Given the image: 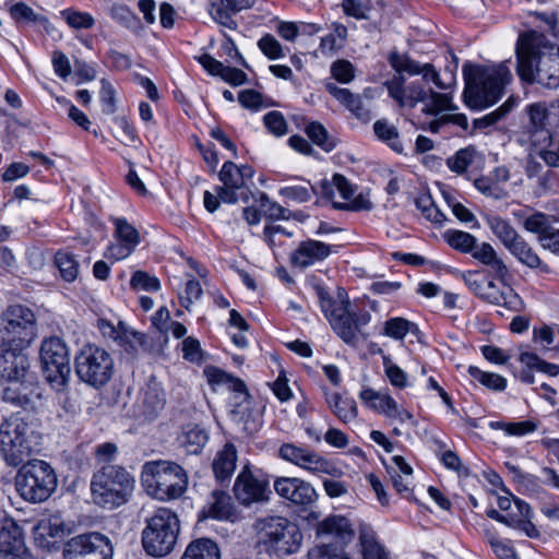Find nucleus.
I'll use <instances>...</instances> for the list:
<instances>
[{
    "mask_svg": "<svg viewBox=\"0 0 559 559\" xmlns=\"http://www.w3.org/2000/svg\"><path fill=\"white\" fill-rule=\"evenodd\" d=\"M516 71L522 81L559 87V46L537 32L520 36L516 45Z\"/></svg>",
    "mask_w": 559,
    "mask_h": 559,
    "instance_id": "f257e3e1",
    "label": "nucleus"
},
{
    "mask_svg": "<svg viewBox=\"0 0 559 559\" xmlns=\"http://www.w3.org/2000/svg\"><path fill=\"white\" fill-rule=\"evenodd\" d=\"M463 73L464 102L473 109L486 108L495 104L512 78L506 63L493 67L464 66Z\"/></svg>",
    "mask_w": 559,
    "mask_h": 559,
    "instance_id": "f03ea898",
    "label": "nucleus"
},
{
    "mask_svg": "<svg viewBox=\"0 0 559 559\" xmlns=\"http://www.w3.org/2000/svg\"><path fill=\"white\" fill-rule=\"evenodd\" d=\"M255 548L260 554L283 558L297 552L301 546L302 533L297 524L285 516L267 515L253 523Z\"/></svg>",
    "mask_w": 559,
    "mask_h": 559,
    "instance_id": "7ed1b4c3",
    "label": "nucleus"
},
{
    "mask_svg": "<svg viewBox=\"0 0 559 559\" xmlns=\"http://www.w3.org/2000/svg\"><path fill=\"white\" fill-rule=\"evenodd\" d=\"M135 479L123 466L102 465L92 476L91 496L95 504L114 510L126 504L132 497Z\"/></svg>",
    "mask_w": 559,
    "mask_h": 559,
    "instance_id": "20e7f679",
    "label": "nucleus"
},
{
    "mask_svg": "<svg viewBox=\"0 0 559 559\" xmlns=\"http://www.w3.org/2000/svg\"><path fill=\"white\" fill-rule=\"evenodd\" d=\"M141 481L151 497L167 501L185 493L188 487V475L179 464L157 460L143 465Z\"/></svg>",
    "mask_w": 559,
    "mask_h": 559,
    "instance_id": "39448f33",
    "label": "nucleus"
},
{
    "mask_svg": "<svg viewBox=\"0 0 559 559\" xmlns=\"http://www.w3.org/2000/svg\"><path fill=\"white\" fill-rule=\"evenodd\" d=\"M321 309L337 336L350 346H358L368 335L364 328L370 322L367 311L353 312L348 309V300H334L326 292L319 289Z\"/></svg>",
    "mask_w": 559,
    "mask_h": 559,
    "instance_id": "423d86ee",
    "label": "nucleus"
},
{
    "mask_svg": "<svg viewBox=\"0 0 559 559\" xmlns=\"http://www.w3.org/2000/svg\"><path fill=\"white\" fill-rule=\"evenodd\" d=\"M403 75H395L385 83L389 95L401 106L414 108L417 104H424L423 112L436 116L443 110L453 111L456 106L452 103V96L448 93L433 92L426 90L418 82H413L405 86Z\"/></svg>",
    "mask_w": 559,
    "mask_h": 559,
    "instance_id": "0eeeda50",
    "label": "nucleus"
},
{
    "mask_svg": "<svg viewBox=\"0 0 559 559\" xmlns=\"http://www.w3.org/2000/svg\"><path fill=\"white\" fill-rule=\"evenodd\" d=\"M14 485L22 499L31 503H40L52 495L58 480L53 468L47 462L32 460L20 467Z\"/></svg>",
    "mask_w": 559,
    "mask_h": 559,
    "instance_id": "6e6552de",
    "label": "nucleus"
},
{
    "mask_svg": "<svg viewBox=\"0 0 559 559\" xmlns=\"http://www.w3.org/2000/svg\"><path fill=\"white\" fill-rule=\"evenodd\" d=\"M179 531L177 514L167 508L157 509L151 518L146 519V525L142 532L144 550L153 557L167 556L177 543Z\"/></svg>",
    "mask_w": 559,
    "mask_h": 559,
    "instance_id": "1a4fd4ad",
    "label": "nucleus"
},
{
    "mask_svg": "<svg viewBox=\"0 0 559 559\" xmlns=\"http://www.w3.org/2000/svg\"><path fill=\"white\" fill-rule=\"evenodd\" d=\"M33 429L20 414L0 425V451L9 465L17 466L33 450Z\"/></svg>",
    "mask_w": 559,
    "mask_h": 559,
    "instance_id": "9d476101",
    "label": "nucleus"
},
{
    "mask_svg": "<svg viewBox=\"0 0 559 559\" xmlns=\"http://www.w3.org/2000/svg\"><path fill=\"white\" fill-rule=\"evenodd\" d=\"M74 369L82 382L99 389L110 381L114 373V360L106 349L94 344H86L75 355Z\"/></svg>",
    "mask_w": 559,
    "mask_h": 559,
    "instance_id": "9b49d317",
    "label": "nucleus"
},
{
    "mask_svg": "<svg viewBox=\"0 0 559 559\" xmlns=\"http://www.w3.org/2000/svg\"><path fill=\"white\" fill-rule=\"evenodd\" d=\"M36 337L34 312L23 305L9 306L0 317V344L25 346Z\"/></svg>",
    "mask_w": 559,
    "mask_h": 559,
    "instance_id": "f8f14e48",
    "label": "nucleus"
},
{
    "mask_svg": "<svg viewBox=\"0 0 559 559\" xmlns=\"http://www.w3.org/2000/svg\"><path fill=\"white\" fill-rule=\"evenodd\" d=\"M40 361L45 378L55 391L68 388L71 370L70 356L61 338L50 337L41 343Z\"/></svg>",
    "mask_w": 559,
    "mask_h": 559,
    "instance_id": "ddd939ff",
    "label": "nucleus"
},
{
    "mask_svg": "<svg viewBox=\"0 0 559 559\" xmlns=\"http://www.w3.org/2000/svg\"><path fill=\"white\" fill-rule=\"evenodd\" d=\"M278 455L284 461L306 469L311 474H325L333 477H340L342 475V471L333 463L307 447H300L295 443H284L278 449Z\"/></svg>",
    "mask_w": 559,
    "mask_h": 559,
    "instance_id": "4468645a",
    "label": "nucleus"
},
{
    "mask_svg": "<svg viewBox=\"0 0 559 559\" xmlns=\"http://www.w3.org/2000/svg\"><path fill=\"white\" fill-rule=\"evenodd\" d=\"M112 554L109 538L96 532L74 536L63 548L64 559H112Z\"/></svg>",
    "mask_w": 559,
    "mask_h": 559,
    "instance_id": "2eb2a0df",
    "label": "nucleus"
},
{
    "mask_svg": "<svg viewBox=\"0 0 559 559\" xmlns=\"http://www.w3.org/2000/svg\"><path fill=\"white\" fill-rule=\"evenodd\" d=\"M234 493L237 501L245 507L264 502L269 499V480L245 466L235 480Z\"/></svg>",
    "mask_w": 559,
    "mask_h": 559,
    "instance_id": "dca6fc26",
    "label": "nucleus"
},
{
    "mask_svg": "<svg viewBox=\"0 0 559 559\" xmlns=\"http://www.w3.org/2000/svg\"><path fill=\"white\" fill-rule=\"evenodd\" d=\"M112 224L114 241L107 246L104 257L111 261H120L128 258L140 243V233L122 217L114 218Z\"/></svg>",
    "mask_w": 559,
    "mask_h": 559,
    "instance_id": "f3484780",
    "label": "nucleus"
},
{
    "mask_svg": "<svg viewBox=\"0 0 559 559\" xmlns=\"http://www.w3.org/2000/svg\"><path fill=\"white\" fill-rule=\"evenodd\" d=\"M253 175L254 170L248 165L238 167L230 160L225 162L218 174L222 186L215 188V193L225 203H236L238 201L237 191L243 188L246 181L252 179Z\"/></svg>",
    "mask_w": 559,
    "mask_h": 559,
    "instance_id": "a211bd4d",
    "label": "nucleus"
},
{
    "mask_svg": "<svg viewBox=\"0 0 559 559\" xmlns=\"http://www.w3.org/2000/svg\"><path fill=\"white\" fill-rule=\"evenodd\" d=\"M359 399L369 408L390 419H396L400 423L413 420V415L400 406L386 390L377 391L371 388H364L359 393Z\"/></svg>",
    "mask_w": 559,
    "mask_h": 559,
    "instance_id": "6ab92c4d",
    "label": "nucleus"
},
{
    "mask_svg": "<svg viewBox=\"0 0 559 559\" xmlns=\"http://www.w3.org/2000/svg\"><path fill=\"white\" fill-rule=\"evenodd\" d=\"M25 346H3L0 344V377L2 380L33 379L29 361L24 354Z\"/></svg>",
    "mask_w": 559,
    "mask_h": 559,
    "instance_id": "aec40b11",
    "label": "nucleus"
},
{
    "mask_svg": "<svg viewBox=\"0 0 559 559\" xmlns=\"http://www.w3.org/2000/svg\"><path fill=\"white\" fill-rule=\"evenodd\" d=\"M165 404L166 396L162 385L151 379L140 392L135 404V414L144 421H152L157 418Z\"/></svg>",
    "mask_w": 559,
    "mask_h": 559,
    "instance_id": "412c9836",
    "label": "nucleus"
},
{
    "mask_svg": "<svg viewBox=\"0 0 559 559\" xmlns=\"http://www.w3.org/2000/svg\"><path fill=\"white\" fill-rule=\"evenodd\" d=\"M274 489L282 498L295 504H311L318 498L317 491L311 484L300 478H277L274 483Z\"/></svg>",
    "mask_w": 559,
    "mask_h": 559,
    "instance_id": "4be33fe9",
    "label": "nucleus"
},
{
    "mask_svg": "<svg viewBox=\"0 0 559 559\" xmlns=\"http://www.w3.org/2000/svg\"><path fill=\"white\" fill-rule=\"evenodd\" d=\"M389 62L391 67L397 72V75H402L403 72H406L409 75L421 74L425 81H431L440 90L445 88V85L440 80L439 73L436 71L431 63L420 64L419 62L411 59L408 56L401 55L399 52L390 53Z\"/></svg>",
    "mask_w": 559,
    "mask_h": 559,
    "instance_id": "5701e85b",
    "label": "nucleus"
},
{
    "mask_svg": "<svg viewBox=\"0 0 559 559\" xmlns=\"http://www.w3.org/2000/svg\"><path fill=\"white\" fill-rule=\"evenodd\" d=\"M524 228L537 235V239L544 249L559 254V228L554 227L548 216L535 213L524 221Z\"/></svg>",
    "mask_w": 559,
    "mask_h": 559,
    "instance_id": "b1692460",
    "label": "nucleus"
},
{
    "mask_svg": "<svg viewBox=\"0 0 559 559\" xmlns=\"http://www.w3.org/2000/svg\"><path fill=\"white\" fill-rule=\"evenodd\" d=\"M331 254V246L308 239L301 241L290 255V263L299 269L309 267L318 262L325 260Z\"/></svg>",
    "mask_w": 559,
    "mask_h": 559,
    "instance_id": "393cba45",
    "label": "nucleus"
},
{
    "mask_svg": "<svg viewBox=\"0 0 559 559\" xmlns=\"http://www.w3.org/2000/svg\"><path fill=\"white\" fill-rule=\"evenodd\" d=\"M318 537H330L336 546L345 548L354 538V531L348 519L343 515H330L317 525Z\"/></svg>",
    "mask_w": 559,
    "mask_h": 559,
    "instance_id": "a878e982",
    "label": "nucleus"
},
{
    "mask_svg": "<svg viewBox=\"0 0 559 559\" xmlns=\"http://www.w3.org/2000/svg\"><path fill=\"white\" fill-rule=\"evenodd\" d=\"M0 552L26 554L23 530L11 518L0 519Z\"/></svg>",
    "mask_w": 559,
    "mask_h": 559,
    "instance_id": "bb28decb",
    "label": "nucleus"
},
{
    "mask_svg": "<svg viewBox=\"0 0 559 559\" xmlns=\"http://www.w3.org/2000/svg\"><path fill=\"white\" fill-rule=\"evenodd\" d=\"M471 255L487 266L495 278L504 282L509 276V267L489 242H478Z\"/></svg>",
    "mask_w": 559,
    "mask_h": 559,
    "instance_id": "cd10ccee",
    "label": "nucleus"
},
{
    "mask_svg": "<svg viewBox=\"0 0 559 559\" xmlns=\"http://www.w3.org/2000/svg\"><path fill=\"white\" fill-rule=\"evenodd\" d=\"M326 92L348 109L357 119L367 122L371 119L370 110L365 106L360 95L354 94L348 88L338 87L335 83L325 84Z\"/></svg>",
    "mask_w": 559,
    "mask_h": 559,
    "instance_id": "c85d7f7f",
    "label": "nucleus"
},
{
    "mask_svg": "<svg viewBox=\"0 0 559 559\" xmlns=\"http://www.w3.org/2000/svg\"><path fill=\"white\" fill-rule=\"evenodd\" d=\"M97 325L103 336L118 342L121 346L130 345L135 348L145 344L144 334L127 329L121 322L115 326L111 322L99 319Z\"/></svg>",
    "mask_w": 559,
    "mask_h": 559,
    "instance_id": "c756f323",
    "label": "nucleus"
},
{
    "mask_svg": "<svg viewBox=\"0 0 559 559\" xmlns=\"http://www.w3.org/2000/svg\"><path fill=\"white\" fill-rule=\"evenodd\" d=\"M2 390V399L13 405L26 407L32 403V395L36 389L33 379L5 380Z\"/></svg>",
    "mask_w": 559,
    "mask_h": 559,
    "instance_id": "7c9ffc66",
    "label": "nucleus"
},
{
    "mask_svg": "<svg viewBox=\"0 0 559 559\" xmlns=\"http://www.w3.org/2000/svg\"><path fill=\"white\" fill-rule=\"evenodd\" d=\"M515 510H510L506 518L512 519L513 524H506L509 527L520 530L530 538L539 536V532L532 523V510L528 503L521 499L513 500Z\"/></svg>",
    "mask_w": 559,
    "mask_h": 559,
    "instance_id": "2f4dec72",
    "label": "nucleus"
},
{
    "mask_svg": "<svg viewBox=\"0 0 559 559\" xmlns=\"http://www.w3.org/2000/svg\"><path fill=\"white\" fill-rule=\"evenodd\" d=\"M236 447L231 443H226L223 449L216 453L212 463L215 478L221 483L228 480L236 469Z\"/></svg>",
    "mask_w": 559,
    "mask_h": 559,
    "instance_id": "473e14b6",
    "label": "nucleus"
},
{
    "mask_svg": "<svg viewBox=\"0 0 559 559\" xmlns=\"http://www.w3.org/2000/svg\"><path fill=\"white\" fill-rule=\"evenodd\" d=\"M325 401L331 412L343 424L354 421L358 415V406L354 399L340 393L325 394Z\"/></svg>",
    "mask_w": 559,
    "mask_h": 559,
    "instance_id": "72a5a7b5",
    "label": "nucleus"
},
{
    "mask_svg": "<svg viewBox=\"0 0 559 559\" xmlns=\"http://www.w3.org/2000/svg\"><path fill=\"white\" fill-rule=\"evenodd\" d=\"M506 249L518 259L522 264L531 267V269H542L544 272H548L549 269L546 264H544L538 257V254L534 251V249L525 241L522 236H518L513 241H511Z\"/></svg>",
    "mask_w": 559,
    "mask_h": 559,
    "instance_id": "f704fd0d",
    "label": "nucleus"
},
{
    "mask_svg": "<svg viewBox=\"0 0 559 559\" xmlns=\"http://www.w3.org/2000/svg\"><path fill=\"white\" fill-rule=\"evenodd\" d=\"M358 539L362 559H389V554L377 540L376 533L370 526L360 525Z\"/></svg>",
    "mask_w": 559,
    "mask_h": 559,
    "instance_id": "c9c22d12",
    "label": "nucleus"
},
{
    "mask_svg": "<svg viewBox=\"0 0 559 559\" xmlns=\"http://www.w3.org/2000/svg\"><path fill=\"white\" fill-rule=\"evenodd\" d=\"M204 373L212 386L225 385L227 389L247 396L246 384L239 378H236L216 367H206Z\"/></svg>",
    "mask_w": 559,
    "mask_h": 559,
    "instance_id": "e433bc0d",
    "label": "nucleus"
},
{
    "mask_svg": "<svg viewBox=\"0 0 559 559\" xmlns=\"http://www.w3.org/2000/svg\"><path fill=\"white\" fill-rule=\"evenodd\" d=\"M219 548L210 538H199L191 542L181 559H219Z\"/></svg>",
    "mask_w": 559,
    "mask_h": 559,
    "instance_id": "4c0bfd02",
    "label": "nucleus"
},
{
    "mask_svg": "<svg viewBox=\"0 0 559 559\" xmlns=\"http://www.w3.org/2000/svg\"><path fill=\"white\" fill-rule=\"evenodd\" d=\"M480 158L479 153L474 146H467L459 150L453 156L447 159V166L451 171L463 175L467 169Z\"/></svg>",
    "mask_w": 559,
    "mask_h": 559,
    "instance_id": "58836bf2",
    "label": "nucleus"
},
{
    "mask_svg": "<svg viewBox=\"0 0 559 559\" xmlns=\"http://www.w3.org/2000/svg\"><path fill=\"white\" fill-rule=\"evenodd\" d=\"M443 238L447 243L454 250L461 253L472 254L478 245V240L475 236L467 231L449 229L443 234Z\"/></svg>",
    "mask_w": 559,
    "mask_h": 559,
    "instance_id": "ea45409f",
    "label": "nucleus"
},
{
    "mask_svg": "<svg viewBox=\"0 0 559 559\" xmlns=\"http://www.w3.org/2000/svg\"><path fill=\"white\" fill-rule=\"evenodd\" d=\"M179 442L188 454H198L207 442V433L198 426L188 427L179 437Z\"/></svg>",
    "mask_w": 559,
    "mask_h": 559,
    "instance_id": "a19ab883",
    "label": "nucleus"
},
{
    "mask_svg": "<svg viewBox=\"0 0 559 559\" xmlns=\"http://www.w3.org/2000/svg\"><path fill=\"white\" fill-rule=\"evenodd\" d=\"M209 515L217 520H230L235 515L234 504L227 492L213 491Z\"/></svg>",
    "mask_w": 559,
    "mask_h": 559,
    "instance_id": "79ce46f5",
    "label": "nucleus"
},
{
    "mask_svg": "<svg viewBox=\"0 0 559 559\" xmlns=\"http://www.w3.org/2000/svg\"><path fill=\"white\" fill-rule=\"evenodd\" d=\"M373 131L377 138L386 143L393 151L397 153L403 152V145L400 141V134L397 129L389 123L385 119L377 120L373 123Z\"/></svg>",
    "mask_w": 559,
    "mask_h": 559,
    "instance_id": "37998d69",
    "label": "nucleus"
},
{
    "mask_svg": "<svg viewBox=\"0 0 559 559\" xmlns=\"http://www.w3.org/2000/svg\"><path fill=\"white\" fill-rule=\"evenodd\" d=\"M486 223L504 248L519 236L518 231L511 226V224L500 216L488 215L486 217Z\"/></svg>",
    "mask_w": 559,
    "mask_h": 559,
    "instance_id": "c03bdc74",
    "label": "nucleus"
},
{
    "mask_svg": "<svg viewBox=\"0 0 559 559\" xmlns=\"http://www.w3.org/2000/svg\"><path fill=\"white\" fill-rule=\"evenodd\" d=\"M516 102L513 97L508 98L499 108L473 121L474 128L484 130L495 126L502 120L515 106Z\"/></svg>",
    "mask_w": 559,
    "mask_h": 559,
    "instance_id": "a18cd8bd",
    "label": "nucleus"
},
{
    "mask_svg": "<svg viewBox=\"0 0 559 559\" xmlns=\"http://www.w3.org/2000/svg\"><path fill=\"white\" fill-rule=\"evenodd\" d=\"M55 263L67 282H73L79 275V262L73 254L67 251H58L55 257Z\"/></svg>",
    "mask_w": 559,
    "mask_h": 559,
    "instance_id": "49530a36",
    "label": "nucleus"
},
{
    "mask_svg": "<svg viewBox=\"0 0 559 559\" xmlns=\"http://www.w3.org/2000/svg\"><path fill=\"white\" fill-rule=\"evenodd\" d=\"M415 323L404 318H391L384 322L382 334L394 340H403L407 333L416 330Z\"/></svg>",
    "mask_w": 559,
    "mask_h": 559,
    "instance_id": "de8ad7c7",
    "label": "nucleus"
},
{
    "mask_svg": "<svg viewBox=\"0 0 559 559\" xmlns=\"http://www.w3.org/2000/svg\"><path fill=\"white\" fill-rule=\"evenodd\" d=\"M255 202L260 206L262 215L269 219H288L289 217V211L281 204L271 201L267 194L264 192L259 193Z\"/></svg>",
    "mask_w": 559,
    "mask_h": 559,
    "instance_id": "09e8293b",
    "label": "nucleus"
},
{
    "mask_svg": "<svg viewBox=\"0 0 559 559\" xmlns=\"http://www.w3.org/2000/svg\"><path fill=\"white\" fill-rule=\"evenodd\" d=\"M60 15L73 29H90L95 25V20L90 13L72 8L60 11Z\"/></svg>",
    "mask_w": 559,
    "mask_h": 559,
    "instance_id": "8fccbe9b",
    "label": "nucleus"
},
{
    "mask_svg": "<svg viewBox=\"0 0 559 559\" xmlns=\"http://www.w3.org/2000/svg\"><path fill=\"white\" fill-rule=\"evenodd\" d=\"M468 373L474 380L490 390L503 391L507 386V380L500 374L486 372L474 366L468 368Z\"/></svg>",
    "mask_w": 559,
    "mask_h": 559,
    "instance_id": "3c124183",
    "label": "nucleus"
},
{
    "mask_svg": "<svg viewBox=\"0 0 559 559\" xmlns=\"http://www.w3.org/2000/svg\"><path fill=\"white\" fill-rule=\"evenodd\" d=\"M308 138L325 152H331L335 143L329 138L326 129L320 122H310L306 127Z\"/></svg>",
    "mask_w": 559,
    "mask_h": 559,
    "instance_id": "603ef678",
    "label": "nucleus"
},
{
    "mask_svg": "<svg viewBox=\"0 0 559 559\" xmlns=\"http://www.w3.org/2000/svg\"><path fill=\"white\" fill-rule=\"evenodd\" d=\"M382 364L384 373L394 388L404 389L408 385L406 372L395 365L390 356L382 355Z\"/></svg>",
    "mask_w": 559,
    "mask_h": 559,
    "instance_id": "864d4df0",
    "label": "nucleus"
},
{
    "mask_svg": "<svg viewBox=\"0 0 559 559\" xmlns=\"http://www.w3.org/2000/svg\"><path fill=\"white\" fill-rule=\"evenodd\" d=\"M308 559H349V556L342 546L322 544L308 551Z\"/></svg>",
    "mask_w": 559,
    "mask_h": 559,
    "instance_id": "5fc2aeb1",
    "label": "nucleus"
},
{
    "mask_svg": "<svg viewBox=\"0 0 559 559\" xmlns=\"http://www.w3.org/2000/svg\"><path fill=\"white\" fill-rule=\"evenodd\" d=\"M312 193H314V189L309 182H306L305 185L287 186L280 189L281 197L296 203L309 201Z\"/></svg>",
    "mask_w": 559,
    "mask_h": 559,
    "instance_id": "6e6d98bb",
    "label": "nucleus"
},
{
    "mask_svg": "<svg viewBox=\"0 0 559 559\" xmlns=\"http://www.w3.org/2000/svg\"><path fill=\"white\" fill-rule=\"evenodd\" d=\"M520 361L523 362L528 368H535L540 372H544L548 376L555 377L559 374V366L555 364H549L545 360H542L534 353H522L520 355Z\"/></svg>",
    "mask_w": 559,
    "mask_h": 559,
    "instance_id": "4d7b16f0",
    "label": "nucleus"
},
{
    "mask_svg": "<svg viewBox=\"0 0 559 559\" xmlns=\"http://www.w3.org/2000/svg\"><path fill=\"white\" fill-rule=\"evenodd\" d=\"M10 15L16 22L27 21V22H39L46 28L49 25V22L46 17L37 15L31 7L25 4L24 2H19L11 7Z\"/></svg>",
    "mask_w": 559,
    "mask_h": 559,
    "instance_id": "13d9d810",
    "label": "nucleus"
},
{
    "mask_svg": "<svg viewBox=\"0 0 559 559\" xmlns=\"http://www.w3.org/2000/svg\"><path fill=\"white\" fill-rule=\"evenodd\" d=\"M258 47L270 60H276L284 56L281 43L271 34L263 35L258 41Z\"/></svg>",
    "mask_w": 559,
    "mask_h": 559,
    "instance_id": "bf43d9fd",
    "label": "nucleus"
},
{
    "mask_svg": "<svg viewBox=\"0 0 559 559\" xmlns=\"http://www.w3.org/2000/svg\"><path fill=\"white\" fill-rule=\"evenodd\" d=\"M130 285L133 289H142L146 292H157L160 288L159 280L144 271L134 272L131 277Z\"/></svg>",
    "mask_w": 559,
    "mask_h": 559,
    "instance_id": "052dcab7",
    "label": "nucleus"
},
{
    "mask_svg": "<svg viewBox=\"0 0 559 559\" xmlns=\"http://www.w3.org/2000/svg\"><path fill=\"white\" fill-rule=\"evenodd\" d=\"M331 75L337 82L347 84L355 79L354 66L345 59H340L331 64Z\"/></svg>",
    "mask_w": 559,
    "mask_h": 559,
    "instance_id": "680f3d73",
    "label": "nucleus"
},
{
    "mask_svg": "<svg viewBox=\"0 0 559 559\" xmlns=\"http://www.w3.org/2000/svg\"><path fill=\"white\" fill-rule=\"evenodd\" d=\"M417 207L424 216L435 224H442L447 221L445 215L433 204L430 197H421L416 200Z\"/></svg>",
    "mask_w": 559,
    "mask_h": 559,
    "instance_id": "e2e57ef3",
    "label": "nucleus"
},
{
    "mask_svg": "<svg viewBox=\"0 0 559 559\" xmlns=\"http://www.w3.org/2000/svg\"><path fill=\"white\" fill-rule=\"evenodd\" d=\"M265 128L275 136H283L287 133V122L280 111H270L263 117Z\"/></svg>",
    "mask_w": 559,
    "mask_h": 559,
    "instance_id": "0e129e2a",
    "label": "nucleus"
},
{
    "mask_svg": "<svg viewBox=\"0 0 559 559\" xmlns=\"http://www.w3.org/2000/svg\"><path fill=\"white\" fill-rule=\"evenodd\" d=\"M474 186L480 193L495 199H501L506 195V192L493 182L491 176L476 178L474 180Z\"/></svg>",
    "mask_w": 559,
    "mask_h": 559,
    "instance_id": "69168bd1",
    "label": "nucleus"
},
{
    "mask_svg": "<svg viewBox=\"0 0 559 559\" xmlns=\"http://www.w3.org/2000/svg\"><path fill=\"white\" fill-rule=\"evenodd\" d=\"M202 293L200 282L194 278L189 280L186 283L185 294L179 296L181 306L189 310L193 301L201 298Z\"/></svg>",
    "mask_w": 559,
    "mask_h": 559,
    "instance_id": "338daca9",
    "label": "nucleus"
},
{
    "mask_svg": "<svg viewBox=\"0 0 559 559\" xmlns=\"http://www.w3.org/2000/svg\"><path fill=\"white\" fill-rule=\"evenodd\" d=\"M110 16L124 26H131L136 22V15L122 3L114 4L110 9Z\"/></svg>",
    "mask_w": 559,
    "mask_h": 559,
    "instance_id": "774afa93",
    "label": "nucleus"
}]
</instances>
